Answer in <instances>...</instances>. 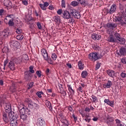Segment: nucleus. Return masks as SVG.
<instances>
[{"mask_svg": "<svg viewBox=\"0 0 126 126\" xmlns=\"http://www.w3.org/2000/svg\"><path fill=\"white\" fill-rule=\"evenodd\" d=\"M20 119L23 120V122H25L26 121H28V116L26 114H22L20 115Z\"/></svg>", "mask_w": 126, "mask_h": 126, "instance_id": "obj_28", "label": "nucleus"}, {"mask_svg": "<svg viewBox=\"0 0 126 126\" xmlns=\"http://www.w3.org/2000/svg\"><path fill=\"white\" fill-rule=\"evenodd\" d=\"M116 10H117V5H116V4H113L110 7V14H113V13H115Z\"/></svg>", "mask_w": 126, "mask_h": 126, "instance_id": "obj_16", "label": "nucleus"}, {"mask_svg": "<svg viewBox=\"0 0 126 126\" xmlns=\"http://www.w3.org/2000/svg\"><path fill=\"white\" fill-rule=\"evenodd\" d=\"M16 32L17 33V34H21V33H22V30L17 29Z\"/></svg>", "mask_w": 126, "mask_h": 126, "instance_id": "obj_55", "label": "nucleus"}, {"mask_svg": "<svg viewBox=\"0 0 126 126\" xmlns=\"http://www.w3.org/2000/svg\"><path fill=\"white\" fill-rule=\"evenodd\" d=\"M28 21H34V18L33 17L30 16L29 17V18H28Z\"/></svg>", "mask_w": 126, "mask_h": 126, "instance_id": "obj_62", "label": "nucleus"}, {"mask_svg": "<svg viewBox=\"0 0 126 126\" xmlns=\"http://www.w3.org/2000/svg\"><path fill=\"white\" fill-rule=\"evenodd\" d=\"M8 67L10 68V70H14L15 69V66L14 63L12 61H10L8 63Z\"/></svg>", "mask_w": 126, "mask_h": 126, "instance_id": "obj_19", "label": "nucleus"}, {"mask_svg": "<svg viewBox=\"0 0 126 126\" xmlns=\"http://www.w3.org/2000/svg\"><path fill=\"white\" fill-rule=\"evenodd\" d=\"M18 120L12 119L10 117V126H18Z\"/></svg>", "mask_w": 126, "mask_h": 126, "instance_id": "obj_13", "label": "nucleus"}, {"mask_svg": "<svg viewBox=\"0 0 126 126\" xmlns=\"http://www.w3.org/2000/svg\"><path fill=\"white\" fill-rule=\"evenodd\" d=\"M114 37L113 34H110L109 35V38L108 40V42H110V43H117L118 41H121V34L120 33H118L117 32H115L114 33ZM117 40L118 41H117Z\"/></svg>", "mask_w": 126, "mask_h": 126, "instance_id": "obj_3", "label": "nucleus"}, {"mask_svg": "<svg viewBox=\"0 0 126 126\" xmlns=\"http://www.w3.org/2000/svg\"><path fill=\"white\" fill-rule=\"evenodd\" d=\"M7 63H8V59L7 58L4 62V66H6Z\"/></svg>", "mask_w": 126, "mask_h": 126, "instance_id": "obj_63", "label": "nucleus"}, {"mask_svg": "<svg viewBox=\"0 0 126 126\" xmlns=\"http://www.w3.org/2000/svg\"><path fill=\"white\" fill-rule=\"evenodd\" d=\"M54 21L57 23V24H61V17L59 16H55L53 17Z\"/></svg>", "mask_w": 126, "mask_h": 126, "instance_id": "obj_20", "label": "nucleus"}, {"mask_svg": "<svg viewBox=\"0 0 126 126\" xmlns=\"http://www.w3.org/2000/svg\"><path fill=\"white\" fill-rule=\"evenodd\" d=\"M91 38L93 40H95V41H96V40L99 41L101 39V38H102V36H101V35H99L97 33H93L92 34Z\"/></svg>", "mask_w": 126, "mask_h": 126, "instance_id": "obj_14", "label": "nucleus"}, {"mask_svg": "<svg viewBox=\"0 0 126 126\" xmlns=\"http://www.w3.org/2000/svg\"><path fill=\"white\" fill-rule=\"evenodd\" d=\"M100 66H101V63L97 62V63L95 64V70L99 69Z\"/></svg>", "mask_w": 126, "mask_h": 126, "instance_id": "obj_44", "label": "nucleus"}, {"mask_svg": "<svg viewBox=\"0 0 126 126\" xmlns=\"http://www.w3.org/2000/svg\"><path fill=\"white\" fill-rule=\"evenodd\" d=\"M36 26H37V28L39 29V30H42V26L41 25V23L37 22Z\"/></svg>", "mask_w": 126, "mask_h": 126, "instance_id": "obj_46", "label": "nucleus"}, {"mask_svg": "<svg viewBox=\"0 0 126 126\" xmlns=\"http://www.w3.org/2000/svg\"><path fill=\"white\" fill-rule=\"evenodd\" d=\"M10 46L16 49H20L21 46H20V43L17 41L11 39L9 42Z\"/></svg>", "mask_w": 126, "mask_h": 126, "instance_id": "obj_5", "label": "nucleus"}, {"mask_svg": "<svg viewBox=\"0 0 126 126\" xmlns=\"http://www.w3.org/2000/svg\"><path fill=\"white\" fill-rule=\"evenodd\" d=\"M45 105L47 108H48L49 110L51 112H53V106H52V103L48 100H45Z\"/></svg>", "mask_w": 126, "mask_h": 126, "instance_id": "obj_18", "label": "nucleus"}, {"mask_svg": "<svg viewBox=\"0 0 126 126\" xmlns=\"http://www.w3.org/2000/svg\"><path fill=\"white\" fill-rule=\"evenodd\" d=\"M81 5H84V7L88 5V2L85 1V0H82V1L80 2Z\"/></svg>", "mask_w": 126, "mask_h": 126, "instance_id": "obj_36", "label": "nucleus"}, {"mask_svg": "<svg viewBox=\"0 0 126 126\" xmlns=\"http://www.w3.org/2000/svg\"><path fill=\"white\" fill-rule=\"evenodd\" d=\"M11 116H12L10 119L14 120H17L18 119V116H19V112L18 111L11 112L10 113Z\"/></svg>", "mask_w": 126, "mask_h": 126, "instance_id": "obj_11", "label": "nucleus"}, {"mask_svg": "<svg viewBox=\"0 0 126 126\" xmlns=\"http://www.w3.org/2000/svg\"><path fill=\"white\" fill-rule=\"evenodd\" d=\"M45 61H46V62H47V63H49L50 64H53V63H54V61H53V60H52V58H51L50 57H48L47 60Z\"/></svg>", "mask_w": 126, "mask_h": 126, "instance_id": "obj_37", "label": "nucleus"}, {"mask_svg": "<svg viewBox=\"0 0 126 126\" xmlns=\"http://www.w3.org/2000/svg\"><path fill=\"white\" fill-rule=\"evenodd\" d=\"M104 103H106L107 105H109L111 107H114V101L109 100V99H105L104 100Z\"/></svg>", "mask_w": 126, "mask_h": 126, "instance_id": "obj_26", "label": "nucleus"}, {"mask_svg": "<svg viewBox=\"0 0 126 126\" xmlns=\"http://www.w3.org/2000/svg\"><path fill=\"white\" fill-rule=\"evenodd\" d=\"M23 38H24V36L22 34H19L16 36V39H17V40H22Z\"/></svg>", "mask_w": 126, "mask_h": 126, "instance_id": "obj_43", "label": "nucleus"}, {"mask_svg": "<svg viewBox=\"0 0 126 126\" xmlns=\"http://www.w3.org/2000/svg\"><path fill=\"white\" fill-rule=\"evenodd\" d=\"M15 63H22V58H17L15 60Z\"/></svg>", "mask_w": 126, "mask_h": 126, "instance_id": "obj_40", "label": "nucleus"}, {"mask_svg": "<svg viewBox=\"0 0 126 126\" xmlns=\"http://www.w3.org/2000/svg\"><path fill=\"white\" fill-rule=\"evenodd\" d=\"M22 3H23V4H24V5H28V1L26 0H23Z\"/></svg>", "mask_w": 126, "mask_h": 126, "instance_id": "obj_61", "label": "nucleus"}, {"mask_svg": "<svg viewBox=\"0 0 126 126\" xmlns=\"http://www.w3.org/2000/svg\"><path fill=\"white\" fill-rule=\"evenodd\" d=\"M24 60H25V61H29V58L28 57V55L25 54L24 55H23V57Z\"/></svg>", "mask_w": 126, "mask_h": 126, "instance_id": "obj_49", "label": "nucleus"}, {"mask_svg": "<svg viewBox=\"0 0 126 126\" xmlns=\"http://www.w3.org/2000/svg\"><path fill=\"white\" fill-rule=\"evenodd\" d=\"M3 5L4 6L8 7V6H12V3L11 2V1H10L9 0H4L3 1Z\"/></svg>", "mask_w": 126, "mask_h": 126, "instance_id": "obj_21", "label": "nucleus"}, {"mask_svg": "<svg viewBox=\"0 0 126 126\" xmlns=\"http://www.w3.org/2000/svg\"><path fill=\"white\" fill-rule=\"evenodd\" d=\"M62 17L64 19H69V18H71L70 12L66 10H63Z\"/></svg>", "mask_w": 126, "mask_h": 126, "instance_id": "obj_9", "label": "nucleus"}, {"mask_svg": "<svg viewBox=\"0 0 126 126\" xmlns=\"http://www.w3.org/2000/svg\"><path fill=\"white\" fill-rule=\"evenodd\" d=\"M112 81L108 80L106 84H103V87L104 88H111V87H112Z\"/></svg>", "mask_w": 126, "mask_h": 126, "instance_id": "obj_23", "label": "nucleus"}, {"mask_svg": "<svg viewBox=\"0 0 126 126\" xmlns=\"http://www.w3.org/2000/svg\"><path fill=\"white\" fill-rule=\"evenodd\" d=\"M119 42H121L120 44L124 45V44L126 43V39L124 38H121L120 37V41H119Z\"/></svg>", "mask_w": 126, "mask_h": 126, "instance_id": "obj_48", "label": "nucleus"}, {"mask_svg": "<svg viewBox=\"0 0 126 126\" xmlns=\"http://www.w3.org/2000/svg\"><path fill=\"white\" fill-rule=\"evenodd\" d=\"M45 121L44 120V119L43 118L40 117L38 118L37 119V125H41V124H43V125H45Z\"/></svg>", "mask_w": 126, "mask_h": 126, "instance_id": "obj_27", "label": "nucleus"}, {"mask_svg": "<svg viewBox=\"0 0 126 126\" xmlns=\"http://www.w3.org/2000/svg\"><path fill=\"white\" fill-rule=\"evenodd\" d=\"M67 87L68 88V90L71 94V95H74V90L72 89V88H71V86L70 85H67Z\"/></svg>", "mask_w": 126, "mask_h": 126, "instance_id": "obj_31", "label": "nucleus"}, {"mask_svg": "<svg viewBox=\"0 0 126 126\" xmlns=\"http://www.w3.org/2000/svg\"><path fill=\"white\" fill-rule=\"evenodd\" d=\"M80 17H81V15H80V12L76 11L74 18H76V19H79Z\"/></svg>", "mask_w": 126, "mask_h": 126, "instance_id": "obj_34", "label": "nucleus"}, {"mask_svg": "<svg viewBox=\"0 0 126 126\" xmlns=\"http://www.w3.org/2000/svg\"><path fill=\"white\" fill-rule=\"evenodd\" d=\"M2 53H6L8 54L10 51H9V48L8 47L4 46L2 49Z\"/></svg>", "mask_w": 126, "mask_h": 126, "instance_id": "obj_30", "label": "nucleus"}, {"mask_svg": "<svg viewBox=\"0 0 126 126\" xmlns=\"http://www.w3.org/2000/svg\"><path fill=\"white\" fill-rule=\"evenodd\" d=\"M41 52L42 56H43V57L44 60L45 61L48 60V58L49 56H48V52H47V50H46V49L43 48L41 50Z\"/></svg>", "mask_w": 126, "mask_h": 126, "instance_id": "obj_12", "label": "nucleus"}, {"mask_svg": "<svg viewBox=\"0 0 126 126\" xmlns=\"http://www.w3.org/2000/svg\"><path fill=\"white\" fill-rule=\"evenodd\" d=\"M121 62L122 63L126 64V58H123L121 60Z\"/></svg>", "mask_w": 126, "mask_h": 126, "instance_id": "obj_59", "label": "nucleus"}, {"mask_svg": "<svg viewBox=\"0 0 126 126\" xmlns=\"http://www.w3.org/2000/svg\"><path fill=\"white\" fill-rule=\"evenodd\" d=\"M62 123H63V124L62 126H69V121H67V123H65V122H64V121L62 122Z\"/></svg>", "mask_w": 126, "mask_h": 126, "instance_id": "obj_50", "label": "nucleus"}, {"mask_svg": "<svg viewBox=\"0 0 126 126\" xmlns=\"http://www.w3.org/2000/svg\"><path fill=\"white\" fill-rule=\"evenodd\" d=\"M36 74L37 75V77L40 78L42 76V71L41 70H37L36 72Z\"/></svg>", "mask_w": 126, "mask_h": 126, "instance_id": "obj_42", "label": "nucleus"}, {"mask_svg": "<svg viewBox=\"0 0 126 126\" xmlns=\"http://www.w3.org/2000/svg\"><path fill=\"white\" fill-rule=\"evenodd\" d=\"M99 55L97 52H94L92 53H90L89 54V58L91 61H93L94 60L95 61H97V60H99L100 59H102L103 55L102 54Z\"/></svg>", "mask_w": 126, "mask_h": 126, "instance_id": "obj_4", "label": "nucleus"}, {"mask_svg": "<svg viewBox=\"0 0 126 126\" xmlns=\"http://www.w3.org/2000/svg\"><path fill=\"white\" fill-rule=\"evenodd\" d=\"M88 75V72L87 71H83L81 73V77L82 78H86V77Z\"/></svg>", "mask_w": 126, "mask_h": 126, "instance_id": "obj_32", "label": "nucleus"}, {"mask_svg": "<svg viewBox=\"0 0 126 126\" xmlns=\"http://www.w3.org/2000/svg\"><path fill=\"white\" fill-rule=\"evenodd\" d=\"M94 49L95 51H98L99 49H100V47L97 45H94Z\"/></svg>", "mask_w": 126, "mask_h": 126, "instance_id": "obj_56", "label": "nucleus"}, {"mask_svg": "<svg viewBox=\"0 0 126 126\" xmlns=\"http://www.w3.org/2000/svg\"><path fill=\"white\" fill-rule=\"evenodd\" d=\"M50 69L47 68L45 71V74H46V75H49V74H50Z\"/></svg>", "mask_w": 126, "mask_h": 126, "instance_id": "obj_60", "label": "nucleus"}, {"mask_svg": "<svg viewBox=\"0 0 126 126\" xmlns=\"http://www.w3.org/2000/svg\"><path fill=\"white\" fill-rule=\"evenodd\" d=\"M29 28L30 29V31H32V30H34V29L35 28V27L34 26V23H32L31 24L29 23Z\"/></svg>", "mask_w": 126, "mask_h": 126, "instance_id": "obj_41", "label": "nucleus"}, {"mask_svg": "<svg viewBox=\"0 0 126 126\" xmlns=\"http://www.w3.org/2000/svg\"><path fill=\"white\" fill-rule=\"evenodd\" d=\"M61 7L65 8V0H62Z\"/></svg>", "mask_w": 126, "mask_h": 126, "instance_id": "obj_45", "label": "nucleus"}, {"mask_svg": "<svg viewBox=\"0 0 126 126\" xmlns=\"http://www.w3.org/2000/svg\"><path fill=\"white\" fill-rule=\"evenodd\" d=\"M57 13L59 14V15H61L62 13L63 14V10L62 9H58L57 10Z\"/></svg>", "mask_w": 126, "mask_h": 126, "instance_id": "obj_57", "label": "nucleus"}, {"mask_svg": "<svg viewBox=\"0 0 126 126\" xmlns=\"http://www.w3.org/2000/svg\"><path fill=\"white\" fill-rule=\"evenodd\" d=\"M2 120L4 123L5 125H6L7 124H9V122H10V116H9L10 117L8 118L7 117V114H6V112H3L2 113Z\"/></svg>", "mask_w": 126, "mask_h": 126, "instance_id": "obj_7", "label": "nucleus"}, {"mask_svg": "<svg viewBox=\"0 0 126 126\" xmlns=\"http://www.w3.org/2000/svg\"><path fill=\"white\" fill-rule=\"evenodd\" d=\"M76 11H77V10L74 9H70V15H71V17L72 16V17L74 18L75 15L76 13Z\"/></svg>", "mask_w": 126, "mask_h": 126, "instance_id": "obj_29", "label": "nucleus"}, {"mask_svg": "<svg viewBox=\"0 0 126 126\" xmlns=\"http://www.w3.org/2000/svg\"><path fill=\"white\" fill-rule=\"evenodd\" d=\"M118 56L125 57L126 56V47H122L119 49V52L117 53Z\"/></svg>", "mask_w": 126, "mask_h": 126, "instance_id": "obj_10", "label": "nucleus"}, {"mask_svg": "<svg viewBox=\"0 0 126 126\" xmlns=\"http://www.w3.org/2000/svg\"><path fill=\"white\" fill-rule=\"evenodd\" d=\"M57 55L56 54V53H53L51 56L52 59L54 60V61H56V60H57Z\"/></svg>", "mask_w": 126, "mask_h": 126, "instance_id": "obj_47", "label": "nucleus"}, {"mask_svg": "<svg viewBox=\"0 0 126 126\" xmlns=\"http://www.w3.org/2000/svg\"><path fill=\"white\" fill-rule=\"evenodd\" d=\"M60 91L59 92V93H61V94H62L63 96H66V92L63 90V85H61L59 86Z\"/></svg>", "mask_w": 126, "mask_h": 126, "instance_id": "obj_24", "label": "nucleus"}, {"mask_svg": "<svg viewBox=\"0 0 126 126\" xmlns=\"http://www.w3.org/2000/svg\"><path fill=\"white\" fill-rule=\"evenodd\" d=\"M14 20V19L13 18H12L11 20H9V22L7 23V24H8L9 26H14V22H13Z\"/></svg>", "mask_w": 126, "mask_h": 126, "instance_id": "obj_35", "label": "nucleus"}, {"mask_svg": "<svg viewBox=\"0 0 126 126\" xmlns=\"http://www.w3.org/2000/svg\"><path fill=\"white\" fill-rule=\"evenodd\" d=\"M112 26V23H107L106 24V27H107V28H111Z\"/></svg>", "mask_w": 126, "mask_h": 126, "instance_id": "obj_64", "label": "nucleus"}, {"mask_svg": "<svg viewBox=\"0 0 126 126\" xmlns=\"http://www.w3.org/2000/svg\"><path fill=\"white\" fill-rule=\"evenodd\" d=\"M64 121H65L67 123V122H68L67 121V120H66L65 117H64V116H63L62 117H61V123H62V122H64Z\"/></svg>", "mask_w": 126, "mask_h": 126, "instance_id": "obj_52", "label": "nucleus"}, {"mask_svg": "<svg viewBox=\"0 0 126 126\" xmlns=\"http://www.w3.org/2000/svg\"><path fill=\"white\" fill-rule=\"evenodd\" d=\"M5 107H4V109L5 113L8 114V116L9 117L10 116V113L12 112L11 110V105L9 102H7L5 103Z\"/></svg>", "mask_w": 126, "mask_h": 126, "instance_id": "obj_6", "label": "nucleus"}, {"mask_svg": "<svg viewBox=\"0 0 126 126\" xmlns=\"http://www.w3.org/2000/svg\"><path fill=\"white\" fill-rule=\"evenodd\" d=\"M78 66L79 67V69L80 70H83L84 68V63H82V62L80 61L78 62Z\"/></svg>", "mask_w": 126, "mask_h": 126, "instance_id": "obj_25", "label": "nucleus"}, {"mask_svg": "<svg viewBox=\"0 0 126 126\" xmlns=\"http://www.w3.org/2000/svg\"><path fill=\"white\" fill-rule=\"evenodd\" d=\"M92 99L91 98V100L94 103H96V102H98V98L96 97V96L93 94L92 95Z\"/></svg>", "mask_w": 126, "mask_h": 126, "instance_id": "obj_33", "label": "nucleus"}, {"mask_svg": "<svg viewBox=\"0 0 126 126\" xmlns=\"http://www.w3.org/2000/svg\"><path fill=\"white\" fill-rule=\"evenodd\" d=\"M36 95L38 97V98H42V95H41V92H37L36 93Z\"/></svg>", "mask_w": 126, "mask_h": 126, "instance_id": "obj_53", "label": "nucleus"}, {"mask_svg": "<svg viewBox=\"0 0 126 126\" xmlns=\"http://www.w3.org/2000/svg\"><path fill=\"white\" fill-rule=\"evenodd\" d=\"M3 104H4V100L0 98V108L2 107Z\"/></svg>", "mask_w": 126, "mask_h": 126, "instance_id": "obj_51", "label": "nucleus"}, {"mask_svg": "<svg viewBox=\"0 0 126 126\" xmlns=\"http://www.w3.org/2000/svg\"><path fill=\"white\" fill-rule=\"evenodd\" d=\"M79 4V3L76 1H72L70 3V5L72 6H77Z\"/></svg>", "mask_w": 126, "mask_h": 126, "instance_id": "obj_38", "label": "nucleus"}, {"mask_svg": "<svg viewBox=\"0 0 126 126\" xmlns=\"http://www.w3.org/2000/svg\"><path fill=\"white\" fill-rule=\"evenodd\" d=\"M116 20H115V21H118V22H121V21H123V17L122 16L116 17Z\"/></svg>", "mask_w": 126, "mask_h": 126, "instance_id": "obj_39", "label": "nucleus"}, {"mask_svg": "<svg viewBox=\"0 0 126 126\" xmlns=\"http://www.w3.org/2000/svg\"><path fill=\"white\" fill-rule=\"evenodd\" d=\"M25 102L27 103L30 109H35V110H39V109H40V105L35 103L34 101H32V99L31 98H26Z\"/></svg>", "mask_w": 126, "mask_h": 126, "instance_id": "obj_2", "label": "nucleus"}, {"mask_svg": "<svg viewBox=\"0 0 126 126\" xmlns=\"http://www.w3.org/2000/svg\"><path fill=\"white\" fill-rule=\"evenodd\" d=\"M20 115H25L28 114V115L31 114V111L28 108H25L24 107H22V109H19Z\"/></svg>", "mask_w": 126, "mask_h": 126, "instance_id": "obj_8", "label": "nucleus"}, {"mask_svg": "<svg viewBox=\"0 0 126 126\" xmlns=\"http://www.w3.org/2000/svg\"><path fill=\"white\" fill-rule=\"evenodd\" d=\"M106 73L109 76H110V77L114 78V76H115L116 74V72L113 70L108 69L106 71Z\"/></svg>", "mask_w": 126, "mask_h": 126, "instance_id": "obj_17", "label": "nucleus"}, {"mask_svg": "<svg viewBox=\"0 0 126 126\" xmlns=\"http://www.w3.org/2000/svg\"><path fill=\"white\" fill-rule=\"evenodd\" d=\"M29 70H27L24 73V79L27 82H29L32 80V77H33V73H35V70H34V66H31L29 67Z\"/></svg>", "mask_w": 126, "mask_h": 126, "instance_id": "obj_1", "label": "nucleus"}, {"mask_svg": "<svg viewBox=\"0 0 126 126\" xmlns=\"http://www.w3.org/2000/svg\"><path fill=\"white\" fill-rule=\"evenodd\" d=\"M117 26H118V25L117 24L112 23V26L111 28H112L113 29H115Z\"/></svg>", "mask_w": 126, "mask_h": 126, "instance_id": "obj_58", "label": "nucleus"}, {"mask_svg": "<svg viewBox=\"0 0 126 126\" xmlns=\"http://www.w3.org/2000/svg\"><path fill=\"white\" fill-rule=\"evenodd\" d=\"M105 12L106 13V14H110V9L108 8H105Z\"/></svg>", "mask_w": 126, "mask_h": 126, "instance_id": "obj_54", "label": "nucleus"}, {"mask_svg": "<svg viewBox=\"0 0 126 126\" xmlns=\"http://www.w3.org/2000/svg\"><path fill=\"white\" fill-rule=\"evenodd\" d=\"M9 90L12 93L16 92V86H15V84L12 83L11 86L10 87Z\"/></svg>", "mask_w": 126, "mask_h": 126, "instance_id": "obj_22", "label": "nucleus"}, {"mask_svg": "<svg viewBox=\"0 0 126 126\" xmlns=\"http://www.w3.org/2000/svg\"><path fill=\"white\" fill-rule=\"evenodd\" d=\"M49 2L46 1L44 2L43 4L40 3L39 4V5L40 7L42 9V10H46L47 9V7L49 6Z\"/></svg>", "mask_w": 126, "mask_h": 126, "instance_id": "obj_15", "label": "nucleus"}]
</instances>
